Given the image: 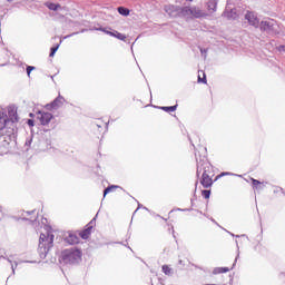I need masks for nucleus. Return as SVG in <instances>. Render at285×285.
<instances>
[{"mask_svg": "<svg viewBox=\"0 0 285 285\" xmlns=\"http://www.w3.org/2000/svg\"><path fill=\"white\" fill-rule=\"evenodd\" d=\"M60 257L63 264H79L81 257H83V252L77 247H72L63 249Z\"/></svg>", "mask_w": 285, "mask_h": 285, "instance_id": "1", "label": "nucleus"}, {"mask_svg": "<svg viewBox=\"0 0 285 285\" xmlns=\"http://www.w3.org/2000/svg\"><path fill=\"white\" fill-rule=\"evenodd\" d=\"M261 32H266L267 35H279V24L277 20L273 18H267L259 23Z\"/></svg>", "mask_w": 285, "mask_h": 285, "instance_id": "2", "label": "nucleus"}, {"mask_svg": "<svg viewBox=\"0 0 285 285\" xmlns=\"http://www.w3.org/2000/svg\"><path fill=\"white\" fill-rule=\"evenodd\" d=\"M203 175L200 178V184L204 188H210L214 184L213 177H215V174L213 173V166L210 164L205 163L203 165Z\"/></svg>", "mask_w": 285, "mask_h": 285, "instance_id": "3", "label": "nucleus"}, {"mask_svg": "<svg viewBox=\"0 0 285 285\" xmlns=\"http://www.w3.org/2000/svg\"><path fill=\"white\" fill-rule=\"evenodd\" d=\"M55 244V235L50 232L47 234H40L39 238V248L42 250V253L47 254L50 252V248H52Z\"/></svg>", "mask_w": 285, "mask_h": 285, "instance_id": "4", "label": "nucleus"}, {"mask_svg": "<svg viewBox=\"0 0 285 285\" xmlns=\"http://www.w3.org/2000/svg\"><path fill=\"white\" fill-rule=\"evenodd\" d=\"M183 14L186 17H194L195 19H200V17H206V13L197 7H185L181 10Z\"/></svg>", "mask_w": 285, "mask_h": 285, "instance_id": "5", "label": "nucleus"}, {"mask_svg": "<svg viewBox=\"0 0 285 285\" xmlns=\"http://www.w3.org/2000/svg\"><path fill=\"white\" fill-rule=\"evenodd\" d=\"M246 21H248L249 26H253V28H259V18H257V14L253 11H247L245 14Z\"/></svg>", "mask_w": 285, "mask_h": 285, "instance_id": "6", "label": "nucleus"}, {"mask_svg": "<svg viewBox=\"0 0 285 285\" xmlns=\"http://www.w3.org/2000/svg\"><path fill=\"white\" fill-rule=\"evenodd\" d=\"M37 117L41 126H48L52 121V114L46 111H38Z\"/></svg>", "mask_w": 285, "mask_h": 285, "instance_id": "7", "label": "nucleus"}, {"mask_svg": "<svg viewBox=\"0 0 285 285\" xmlns=\"http://www.w3.org/2000/svg\"><path fill=\"white\" fill-rule=\"evenodd\" d=\"M63 97L59 96L57 97L51 104L47 105L48 110H58V108H61L63 106Z\"/></svg>", "mask_w": 285, "mask_h": 285, "instance_id": "8", "label": "nucleus"}, {"mask_svg": "<svg viewBox=\"0 0 285 285\" xmlns=\"http://www.w3.org/2000/svg\"><path fill=\"white\" fill-rule=\"evenodd\" d=\"M207 11L209 14H215V12H217V0H209L207 2Z\"/></svg>", "mask_w": 285, "mask_h": 285, "instance_id": "9", "label": "nucleus"}, {"mask_svg": "<svg viewBox=\"0 0 285 285\" xmlns=\"http://www.w3.org/2000/svg\"><path fill=\"white\" fill-rule=\"evenodd\" d=\"M91 234H92V226L87 225V228L79 232V237H81V239H88V237H90Z\"/></svg>", "mask_w": 285, "mask_h": 285, "instance_id": "10", "label": "nucleus"}, {"mask_svg": "<svg viewBox=\"0 0 285 285\" xmlns=\"http://www.w3.org/2000/svg\"><path fill=\"white\" fill-rule=\"evenodd\" d=\"M96 127L98 132H106V130H108V124L102 121L101 119H98L96 121Z\"/></svg>", "mask_w": 285, "mask_h": 285, "instance_id": "11", "label": "nucleus"}, {"mask_svg": "<svg viewBox=\"0 0 285 285\" xmlns=\"http://www.w3.org/2000/svg\"><path fill=\"white\" fill-rule=\"evenodd\" d=\"M252 181V188L254 190H262V188H264V186H266V184L264 181H259L255 178H250Z\"/></svg>", "mask_w": 285, "mask_h": 285, "instance_id": "12", "label": "nucleus"}, {"mask_svg": "<svg viewBox=\"0 0 285 285\" xmlns=\"http://www.w3.org/2000/svg\"><path fill=\"white\" fill-rule=\"evenodd\" d=\"M66 242H67V244H70L71 246L75 245V244H79V236H77V234L70 233L66 237Z\"/></svg>", "mask_w": 285, "mask_h": 285, "instance_id": "13", "label": "nucleus"}, {"mask_svg": "<svg viewBox=\"0 0 285 285\" xmlns=\"http://www.w3.org/2000/svg\"><path fill=\"white\" fill-rule=\"evenodd\" d=\"M8 124V115L0 112V130H3Z\"/></svg>", "mask_w": 285, "mask_h": 285, "instance_id": "14", "label": "nucleus"}, {"mask_svg": "<svg viewBox=\"0 0 285 285\" xmlns=\"http://www.w3.org/2000/svg\"><path fill=\"white\" fill-rule=\"evenodd\" d=\"M46 8H48L49 10H52L53 12H57V10H60L61 4L59 3H53V2H46L45 3Z\"/></svg>", "mask_w": 285, "mask_h": 285, "instance_id": "15", "label": "nucleus"}, {"mask_svg": "<svg viewBox=\"0 0 285 285\" xmlns=\"http://www.w3.org/2000/svg\"><path fill=\"white\" fill-rule=\"evenodd\" d=\"M109 37H115L116 39H119L120 41H126V35L120 33L118 31L115 32H108Z\"/></svg>", "mask_w": 285, "mask_h": 285, "instance_id": "16", "label": "nucleus"}, {"mask_svg": "<svg viewBox=\"0 0 285 285\" xmlns=\"http://www.w3.org/2000/svg\"><path fill=\"white\" fill-rule=\"evenodd\" d=\"M9 119L14 124V121H19V118L17 116V111L14 109H11L8 111Z\"/></svg>", "mask_w": 285, "mask_h": 285, "instance_id": "17", "label": "nucleus"}, {"mask_svg": "<svg viewBox=\"0 0 285 285\" xmlns=\"http://www.w3.org/2000/svg\"><path fill=\"white\" fill-rule=\"evenodd\" d=\"M118 12L122 17H128V14H130V9H128L126 7H118Z\"/></svg>", "mask_w": 285, "mask_h": 285, "instance_id": "18", "label": "nucleus"}, {"mask_svg": "<svg viewBox=\"0 0 285 285\" xmlns=\"http://www.w3.org/2000/svg\"><path fill=\"white\" fill-rule=\"evenodd\" d=\"M117 188H119V186H117V185H112V186L107 187L104 190V197H106V195H108L109 193H115V190H117Z\"/></svg>", "mask_w": 285, "mask_h": 285, "instance_id": "19", "label": "nucleus"}, {"mask_svg": "<svg viewBox=\"0 0 285 285\" xmlns=\"http://www.w3.org/2000/svg\"><path fill=\"white\" fill-rule=\"evenodd\" d=\"M239 14H237V9H232L229 12H227L228 19H238Z\"/></svg>", "mask_w": 285, "mask_h": 285, "instance_id": "20", "label": "nucleus"}, {"mask_svg": "<svg viewBox=\"0 0 285 285\" xmlns=\"http://www.w3.org/2000/svg\"><path fill=\"white\" fill-rule=\"evenodd\" d=\"M177 104L174 106H169V107H160V110H164V112H175V110H177Z\"/></svg>", "mask_w": 285, "mask_h": 285, "instance_id": "21", "label": "nucleus"}, {"mask_svg": "<svg viewBox=\"0 0 285 285\" xmlns=\"http://www.w3.org/2000/svg\"><path fill=\"white\" fill-rule=\"evenodd\" d=\"M230 271L228 267H217L214 269V275H219L222 273H228Z\"/></svg>", "mask_w": 285, "mask_h": 285, "instance_id": "22", "label": "nucleus"}, {"mask_svg": "<svg viewBox=\"0 0 285 285\" xmlns=\"http://www.w3.org/2000/svg\"><path fill=\"white\" fill-rule=\"evenodd\" d=\"M198 83H206V73L204 71H198Z\"/></svg>", "mask_w": 285, "mask_h": 285, "instance_id": "23", "label": "nucleus"}, {"mask_svg": "<svg viewBox=\"0 0 285 285\" xmlns=\"http://www.w3.org/2000/svg\"><path fill=\"white\" fill-rule=\"evenodd\" d=\"M161 271L166 275H170L173 273V269L168 265H163Z\"/></svg>", "mask_w": 285, "mask_h": 285, "instance_id": "24", "label": "nucleus"}, {"mask_svg": "<svg viewBox=\"0 0 285 285\" xmlns=\"http://www.w3.org/2000/svg\"><path fill=\"white\" fill-rule=\"evenodd\" d=\"M202 196L205 198V199H210V190L208 189H205L202 191Z\"/></svg>", "mask_w": 285, "mask_h": 285, "instance_id": "25", "label": "nucleus"}, {"mask_svg": "<svg viewBox=\"0 0 285 285\" xmlns=\"http://www.w3.org/2000/svg\"><path fill=\"white\" fill-rule=\"evenodd\" d=\"M58 50H59V45H57L56 47H52L49 57H55Z\"/></svg>", "mask_w": 285, "mask_h": 285, "instance_id": "26", "label": "nucleus"}, {"mask_svg": "<svg viewBox=\"0 0 285 285\" xmlns=\"http://www.w3.org/2000/svg\"><path fill=\"white\" fill-rule=\"evenodd\" d=\"M226 175H230V173H222L217 175L214 181H217V179H222V177H226Z\"/></svg>", "mask_w": 285, "mask_h": 285, "instance_id": "27", "label": "nucleus"}, {"mask_svg": "<svg viewBox=\"0 0 285 285\" xmlns=\"http://www.w3.org/2000/svg\"><path fill=\"white\" fill-rule=\"evenodd\" d=\"M32 70H35L33 66H28L27 67V75H28V77H30V72H32Z\"/></svg>", "mask_w": 285, "mask_h": 285, "instance_id": "28", "label": "nucleus"}, {"mask_svg": "<svg viewBox=\"0 0 285 285\" xmlns=\"http://www.w3.org/2000/svg\"><path fill=\"white\" fill-rule=\"evenodd\" d=\"M278 52H285V46L281 45L277 47Z\"/></svg>", "mask_w": 285, "mask_h": 285, "instance_id": "29", "label": "nucleus"}, {"mask_svg": "<svg viewBox=\"0 0 285 285\" xmlns=\"http://www.w3.org/2000/svg\"><path fill=\"white\" fill-rule=\"evenodd\" d=\"M27 124H28V126L32 127V126H35V120L29 119V120L27 121Z\"/></svg>", "mask_w": 285, "mask_h": 285, "instance_id": "30", "label": "nucleus"}, {"mask_svg": "<svg viewBox=\"0 0 285 285\" xmlns=\"http://www.w3.org/2000/svg\"><path fill=\"white\" fill-rule=\"evenodd\" d=\"M98 30H100V32H105V35H108V32H112V31H108V30H106L104 28H99Z\"/></svg>", "mask_w": 285, "mask_h": 285, "instance_id": "31", "label": "nucleus"}, {"mask_svg": "<svg viewBox=\"0 0 285 285\" xmlns=\"http://www.w3.org/2000/svg\"><path fill=\"white\" fill-rule=\"evenodd\" d=\"M7 1L12 2L13 0H7Z\"/></svg>", "mask_w": 285, "mask_h": 285, "instance_id": "32", "label": "nucleus"}]
</instances>
